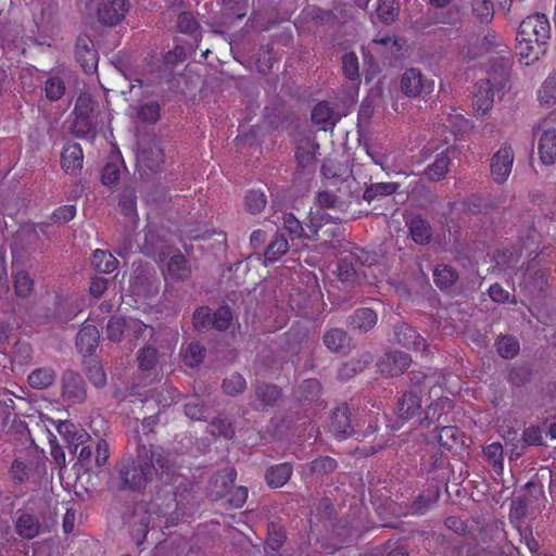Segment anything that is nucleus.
I'll return each instance as SVG.
<instances>
[{"instance_id":"obj_11","label":"nucleus","mask_w":556,"mask_h":556,"mask_svg":"<svg viewBox=\"0 0 556 556\" xmlns=\"http://www.w3.org/2000/svg\"><path fill=\"white\" fill-rule=\"evenodd\" d=\"M282 396V390L274 384L264 381H257L254 384L253 408L256 410H265L273 407Z\"/></svg>"},{"instance_id":"obj_25","label":"nucleus","mask_w":556,"mask_h":556,"mask_svg":"<svg viewBox=\"0 0 556 556\" xmlns=\"http://www.w3.org/2000/svg\"><path fill=\"white\" fill-rule=\"evenodd\" d=\"M141 249L143 253L154 257L157 262H164L172 253L170 248L167 247L152 230L146 232L144 242Z\"/></svg>"},{"instance_id":"obj_21","label":"nucleus","mask_w":556,"mask_h":556,"mask_svg":"<svg viewBox=\"0 0 556 556\" xmlns=\"http://www.w3.org/2000/svg\"><path fill=\"white\" fill-rule=\"evenodd\" d=\"M378 315L371 308H358L354 311L346 319L349 328L355 331L366 333L377 325Z\"/></svg>"},{"instance_id":"obj_64","label":"nucleus","mask_w":556,"mask_h":556,"mask_svg":"<svg viewBox=\"0 0 556 556\" xmlns=\"http://www.w3.org/2000/svg\"><path fill=\"white\" fill-rule=\"evenodd\" d=\"M540 100L546 105H551L556 101V74L545 79L540 90Z\"/></svg>"},{"instance_id":"obj_48","label":"nucleus","mask_w":556,"mask_h":556,"mask_svg":"<svg viewBox=\"0 0 556 556\" xmlns=\"http://www.w3.org/2000/svg\"><path fill=\"white\" fill-rule=\"evenodd\" d=\"M138 366L143 371L153 370L159 363V352L151 345H146L138 351Z\"/></svg>"},{"instance_id":"obj_38","label":"nucleus","mask_w":556,"mask_h":556,"mask_svg":"<svg viewBox=\"0 0 556 556\" xmlns=\"http://www.w3.org/2000/svg\"><path fill=\"white\" fill-rule=\"evenodd\" d=\"M450 157L446 152H441L435 160L427 166L424 174L431 181L443 179L448 170Z\"/></svg>"},{"instance_id":"obj_55","label":"nucleus","mask_w":556,"mask_h":556,"mask_svg":"<svg viewBox=\"0 0 556 556\" xmlns=\"http://www.w3.org/2000/svg\"><path fill=\"white\" fill-rule=\"evenodd\" d=\"M85 372L94 387L101 388L106 383V375L102 365L97 359H90L87 362Z\"/></svg>"},{"instance_id":"obj_41","label":"nucleus","mask_w":556,"mask_h":556,"mask_svg":"<svg viewBox=\"0 0 556 556\" xmlns=\"http://www.w3.org/2000/svg\"><path fill=\"white\" fill-rule=\"evenodd\" d=\"M494 345L498 355L505 359L514 358L520 351L519 341L513 336H500Z\"/></svg>"},{"instance_id":"obj_18","label":"nucleus","mask_w":556,"mask_h":556,"mask_svg":"<svg viewBox=\"0 0 556 556\" xmlns=\"http://www.w3.org/2000/svg\"><path fill=\"white\" fill-rule=\"evenodd\" d=\"M350 414V408L345 403L341 404L332 412L331 429L334 435L340 440L346 439L355 433Z\"/></svg>"},{"instance_id":"obj_23","label":"nucleus","mask_w":556,"mask_h":556,"mask_svg":"<svg viewBox=\"0 0 556 556\" xmlns=\"http://www.w3.org/2000/svg\"><path fill=\"white\" fill-rule=\"evenodd\" d=\"M534 376L533 365L530 363H515L506 369V380L515 388L530 383Z\"/></svg>"},{"instance_id":"obj_28","label":"nucleus","mask_w":556,"mask_h":556,"mask_svg":"<svg viewBox=\"0 0 556 556\" xmlns=\"http://www.w3.org/2000/svg\"><path fill=\"white\" fill-rule=\"evenodd\" d=\"M166 269L170 279L176 281H185L191 276L190 264L179 251L170 255Z\"/></svg>"},{"instance_id":"obj_51","label":"nucleus","mask_w":556,"mask_h":556,"mask_svg":"<svg viewBox=\"0 0 556 556\" xmlns=\"http://www.w3.org/2000/svg\"><path fill=\"white\" fill-rule=\"evenodd\" d=\"M483 455L496 472L503 471L504 451L501 443L494 442L484 446Z\"/></svg>"},{"instance_id":"obj_1","label":"nucleus","mask_w":556,"mask_h":556,"mask_svg":"<svg viewBox=\"0 0 556 556\" xmlns=\"http://www.w3.org/2000/svg\"><path fill=\"white\" fill-rule=\"evenodd\" d=\"M175 471L170 455L161 446L138 443L134 454H127L116 465L117 488L141 492L154 476L168 479Z\"/></svg>"},{"instance_id":"obj_26","label":"nucleus","mask_w":556,"mask_h":556,"mask_svg":"<svg viewBox=\"0 0 556 556\" xmlns=\"http://www.w3.org/2000/svg\"><path fill=\"white\" fill-rule=\"evenodd\" d=\"M538 150L542 163L546 165L556 163V129H547L541 135Z\"/></svg>"},{"instance_id":"obj_5","label":"nucleus","mask_w":556,"mask_h":556,"mask_svg":"<svg viewBox=\"0 0 556 556\" xmlns=\"http://www.w3.org/2000/svg\"><path fill=\"white\" fill-rule=\"evenodd\" d=\"M61 399L66 405L83 404L87 399V384L83 376L72 369L63 371L60 379Z\"/></svg>"},{"instance_id":"obj_9","label":"nucleus","mask_w":556,"mask_h":556,"mask_svg":"<svg viewBox=\"0 0 556 556\" xmlns=\"http://www.w3.org/2000/svg\"><path fill=\"white\" fill-rule=\"evenodd\" d=\"M130 9L129 0H100L97 18L104 26H115L127 15Z\"/></svg>"},{"instance_id":"obj_29","label":"nucleus","mask_w":556,"mask_h":556,"mask_svg":"<svg viewBox=\"0 0 556 556\" xmlns=\"http://www.w3.org/2000/svg\"><path fill=\"white\" fill-rule=\"evenodd\" d=\"M84 154L78 143H73L64 148L61 154L62 168L67 174H76L83 167Z\"/></svg>"},{"instance_id":"obj_8","label":"nucleus","mask_w":556,"mask_h":556,"mask_svg":"<svg viewBox=\"0 0 556 556\" xmlns=\"http://www.w3.org/2000/svg\"><path fill=\"white\" fill-rule=\"evenodd\" d=\"M165 501L163 509L175 515L184 516L191 514L195 507L193 486L190 483H180L174 493V497H161L160 503Z\"/></svg>"},{"instance_id":"obj_54","label":"nucleus","mask_w":556,"mask_h":556,"mask_svg":"<svg viewBox=\"0 0 556 556\" xmlns=\"http://www.w3.org/2000/svg\"><path fill=\"white\" fill-rule=\"evenodd\" d=\"M127 317L113 316L106 326V334L111 341L119 342L127 333Z\"/></svg>"},{"instance_id":"obj_52","label":"nucleus","mask_w":556,"mask_h":556,"mask_svg":"<svg viewBox=\"0 0 556 556\" xmlns=\"http://www.w3.org/2000/svg\"><path fill=\"white\" fill-rule=\"evenodd\" d=\"M136 203V191L132 188L124 189L118 200V206L121 207L122 213L129 218L137 217Z\"/></svg>"},{"instance_id":"obj_12","label":"nucleus","mask_w":556,"mask_h":556,"mask_svg":"<svg viewBox=\"0 0 556 556\" xmlns=\"http://www.w3.org/2000/svg\"><path fill=\"white\" fill-rule=\"evenodd\" d=\"M237 472L233 468H226L214 473L207 485V495L213 501L226 497L229 489L233 485Z\"/></svg>"},{"instance_id":"obj_46","label":"nucleus","mask_w":556,"mask_h":556,"mask_svg":"<svg viewBox=\"0 0 556 556\" xmlns=\"http://www.w3.org/2000/svg\"><path fill=\"white\" fill-rule=\"evenodd\" d=\"M526 283L533 288V291L542 292L547 286L546 273L542 268H536L533 264H530L525 274Z\"/></svg>"},{"instance_id":"obj_40","label":"nucleus","mask_w":556,"mask_h":556,"mask_svg":"<svg viewBox=\"0 0 556 556\" xmlns=\"http://www.w3.org/2000/svg\"><path fill=\"white\" fill-rule=\"evenodd\" d=\"M400 185L397 182H377L369 185L364 193L363 199L371 203L375 199L380 197H388L397 191Z\"/></svg>"},{"instance_id":"obj_36","label":"nucleus","mask_w":556,"mask_h":556,"mask_svg":"<svg viewBox=\"0 0 556 556\" xmlns=\"http://www.w3.org/2000/svg\"><path fill=\"white\" fill-rule=\"evenodd\" d=\"M56 374L51 367H41L34 369L28 375V383L33 389L43 390L52 386L55 381Z\"/></svg>"},{"instance_id":"obj_44","label":"nucleus","mask_w":556,"mask_h":556,"mask_svg":"<svg viewBox=\"0 0 556 556\" xmlns=\"http://www.w3.org/2000/svg\"><path fill=\"white\" fill-rule=\"evenodd\" d=\"M435 429L438 430V442L442 447L452 450L459 443L460 431L456 427L443 424Z\"/></svg>"},{"instance_id":"obj_24","label":"nucleus","mask_w":556,"mask_h":556,"mask_svg":"<svg viewBox=\"0 0 556 556\" xmlns=\"http://www.w3.org/2000/svg\"><path fill=\"white\" fill-rule=\"evenodd\" d=\"M100 331L94 325H85L76 337V345L81 354L91 355L98 346Z\"/></svg>"},{"instance_id":"obj_57","label":"nucleus","mask_w":556,"mask_h":556,"mask_svg":"<svg viewBox=\"0 0 556 556\" xmlns=\"http://www.w3.org/2000/svg\"><path fill=\"white\" fill-rule=\"evenodd\" d=\"M65 92V84L61 77H49L45 83V93L50 101L60 100Z\"/></svg>"},{"instance_id":"obj_33","label":"nucleus","mask_w":556,"mask_h":556,"mask_svg":"<svg viewBox=\"0 0 556 556\" xmlns=\"http://www.w3.org/2000/svg\"><path fill=\"white\" fill-rule=\"evenodd\" d=\"M325 346L334 353L343 352L350 345V337L342 328H331L323 336Z\"/></svg>"},{"instance_id":"obj_63","label":"nucleus","mask_w":556,"mask_h":556,"mask_svg":"<svg viewBox=\"0 0 556 556\" xmlns=\"http://www.w3.org/2000/svg\"><path fill=\"white\" fill-rule=\"evenodd\" d=\"M93 110L94 101L92 100L91 96L89 93L79 94L75 102V116L91 117Z\"/></svg>"},{"instance_id":"obj_20","label":"nucleus","mask_w":556,"mask_h":556,"mask_svg":"<svg viewBox=\"0 0 556 556\" xmlns=\"http://www.w3.org/2000/svg\"><path fill=\"white\" fill-rule=\"evenodd\" d=\"M410 239L417 244H428L432 240V228L429 222L420 215H412L406 218Z\"/></svg>"},{"instance_id":"obj_13","label":"nucleus","mask_w":556,"mask_h":556,"mask_svg":"<svg viewBox=\"0 0 556 556\" xmlns=\"http://www.w3.org/2000/svg\"><path fill=\"white\" fill-rule=\"evenodd\" d=\"M514 163L513 149L509 146L502 147L491 159V174L493 179L503 184L507 180Z\"/></svg>"},{"instance_id":"obj_43","label":"nucleus","mask_w":556,"mask_h":556,"mask_svg":"<svg viewBox=\"0 0 556 556\" xmlns=\"http://www.w3.org/2000/svg\"><path fill=\"white\" fill-rule=\"evenodd\" d=\"M91 262L97 270L103 274L113 273L118 266L116 257L103 250H96L92 254Z\"/></svg>"},{"instance_id":"obj_7","label":"nucleus","mask_w":556,"mask_h":556,"mask_svg":"<svg viewBox=\"0 0 556 556\" xmlns=\"http://www.w3.org/2000/svg\"><path fill=\"white\" fill-rule=\"evenodd\" d=\"M492 51L509 54L507 46L494 29L488 28L482 34L469 38L467 53L470 58L476 59Z\"/></svg>"},{"instance_id":"obj_14","label":"nucleus","mask_w":556,"mask_h":556,"mask_svg":"<svg viewBox=\"0 0 556 556\" xmlns=\"http://www.w3.org/2000/svg\"><path fill=\"white\" fill-rule=\"evenodd\" d=\"M393 333L394 341L406 349H413L420 352H424L427 349L426 340L413 326L406 323L395 325Z\"/></svg>"},{"instance_id":"obj_30","label":"nucleus","mask_w":556,"mask_h":556,"mask_svg":"<svg viewBox=\"0 0 556 556\" xmlns=\"http://www.w3.org/2000/svg\"><path fill=\"white\" fill-rule=\"evenodd\" d=\"M311 119L315 125L321 126L324 130L332 128L339 117L327 101L318 102L312 110Z\"/></svg>"},{"instance_id":"obj_32","label":"nucleus","mask_w":556,"mask_h":556,"mask_svg":"<svg viewBox=\"0 0 556 556\" xmlns=\"http://www.w3.org/2000/svg\"><path fill=\"white\" fill-rule=\"evenodd\" d=\"M41 525L38 518L28 513H22L15 521L16 533L26 540L36 538L40 532Z\"/></svg>"},{"instance_id":"obj_50","label":"nucleus","mask_w":556,"mask_h":556,"mask_svg":"<svg viewBox=\"0 0 556 556\" xmlns=\"http://www.w3.org/2000/svg\"><path fill=\"white\" fill-rule=\"evenodd\" d=\"M300 401H314L321 394V384L317 379H305L296 391Z\"/></svg>"},{"instance_id":"obj_6","label":"nucleus","mask_w":556,"mask_h":556,"mask_svg":"<svg viewBox=\"0 0 556 556\" xmlns=\"http://www.w3.org/2000/svg\"><path fill=\"white\" fill-rule=\"evenodd\" d=\"M513 58L510 55H500L490 59L486 68V78L483 81L492 85L497 91L498 98H502L510 78Z\"/></svg>"},{"instance_id":"obj_45","label":"nucleus","mask_w":556,"mask_h":556,"mask_svg":"<svg viewBox=\"0 0 556 556\" xmlns=\"http://www.w3.org/2000/svg\"><path fill=\"white\" fill-rule=\"evenodd\" d=\"M135 109L142 123L154 124L160 118L161 106L156 101L140 102Z\"/></svg>"},{"instance_id":"obj_35","label":"nucleus","mask_w":556,"mask_h":556,"mask_svg":"<svg viewBox=\"0 0 556 556\" xmlns=\"http://www.w3.org/2000/svg\"><path fill=\"white\" fill-rule=\"evenodd\" d=\"M59 433L64 437L70 444V447L73 446V452L76 453L79 445L84 444L86 439H89V434L84 430H77L75 425L64 420L60 421L58 425Z\"/></svg>"},{"instance_id":"obj_10","label":"nucleus","mask_w":556,"mask_h":556,"mask_svg":"<svg viewBox=\"0 0 556 556\" xmlns=\"http://www.w3.org/2000/svg\"><path fill=\"white\" fill-rule=\"evenodd\" d=\"M75 55L77 62L87 74H92L98 68V51L93 41L87 35H79L75 43Z\"/></svg>"},{"instance_id":"obj_15","label":"nucleus","mask_w":556,"mask_h":556,"mask_svg":"<svg viewBox=\"0 0 556 556\" xmlns=\"http://www.w3.org/2000/svg\"><path fill=\"white\" fill-rule=\"evenodd\" d=\"M452 409V401L447 397H440L427 407L426 416L419 422L422 426L435 424V428H439V426L450 422Z\"/></svg>"},{"instance_id":"obj_2","label":"nucleus","mask_w":556,"mask_h":556,"mask_svg":"<svg viewBox=\"0 0 556 556\" xmlns=\"http://www.w3.org/2000/svg\"><path fill=\"white\" fill-rule=\"evenodd\" d=\"M551 26L544 14L529 15L519 25L517 33V49L527 64L533 63L546 53Z\"/></svg>"},{"instance_id":"obj_27","label":"nucleus","mask_w":556,"mask_h":556,"mask_svg":"<svg viewBox=\"0 0 556 556\" xmlns=\"http://www.w3.org/2000/svg\"><path fill=\"white\" fill-rule=\"evenodd\" d=\"M139 395L144 396V400H154L157 405L162 407H168L177 401L179 397V391L172 387L163 384L160 388L149 389L144 392H138Z\"/></svg>"},{"instance_id":"obj_42","label":"nucleus","mask_w":556,"mask_h":556,"mask_svg":"<svg viewBox=\"0 0 556 556\" xmlns=\"http://www.w3.org/2000/svg\"><path fill=\"white\" fill-rule=\"evenodd\" d=\"M457 271L450 265L440 264L434 268V283L442 290L452 287L457 281Z\"/></svg>"},{"instance_id":"obj_61","label":"nucleus","mask_w":556,"mask_h":556,"mask_svg":"<svg viewBox=\"0 0 556 556\" xmlns=\"http://www.w3.org/2000/svg\"><path fill=\"white\" fill-rule=\"evenodd\" d=\"M266 203V197L261 191L251 190L245 195V207L251 214L260 213Z\"/></svg>"},{"instance_id":"obj_34","label":"nucleus","mask_w":556,"mask_h":556,"mask_svg":"<svg viewBox=\"0 0 556 556\" xmlns=\"http://www.w3.org/2000/svg\"><path fill=\"white\" fill-rule=\"evenodd\" d=\"M421 407L420 396L413 392H405L399 400L396 412L401 419L408 420L413 418Z\"/></svg>"},{"instance_id":"obj_22","label":"nucleus","mask_w":556,"mask_h":556,"mask_svg":"<svg viewBox=\"0 0 556 556\" xmlns=\"http://www.w3.org/2000/svg\"><path fill=\"white\" fill-rule=\"evenodd\" d=\"M495 94H497V91L489 83L481 80L477 84L473 96V109L478 114L485 115L492 109Z\"/></svg>"},{"instance_id":"obj_60","label":"nucleus","mask_w":556,"mask_h":556,"mask_svg":"<svg viewBox=\"0 0 556 556\" xmlns=\"http://www.w3.org/2000/svg\"><path fill=\"white\" fill-rule=\"evenodd\" d=\"M232 320V313L229 306L224 305L217 308L213 314V324L212 328L224 331L228 329L230 323Z\"/></svg>"},{"instance_id":"obj_53","label":"nucleus","mask_w":556,"mask_h":556,"mask_svg":"<svg viewBox=\"0 0 556 556\" xmlns=\"http://www.w3.org/2000/svg\"><path fill=\"white\" fill-rule=\"evenodd\" d=\"M472 14L482 24H489L494 17V4L491 0H476L472 3Z\"/></svg>"},{"instance_id":"obj_37","label":"nucleus","mask_w":556,"mask_h":556,"mask_svg":"<svg viewBox=\"0 0 556 556\" xmlns=\"http://www.w3.org/2000/svg\"><path fill=\"white\" fill-rule=\"evenodd\" d=\"M288 250L289 243L286 237L282 233L276 235L264 251L265 265H268L269 263H275L283 254H286Z\"/></svg>"},{"instance_id":"obj_56","label":"nucleus","mask_w":556,"mask_h":556,"mask_svg":"<svg viewBox=\"0 0 556 556\" xmlns=\"http://www.w3.org/2000/svg\"><path fill=\"white\" fill-rule=\"evenodd\" d=\"M205 348L199 342H191L186 349L184 362L188 367H195L201 364L205 356Z\"/></svg>"},{"instance_id":"obj_49","label":"nucleus","mask_w":556,"mask_h":556,"mask_svg":"<svg viewBox=\"0 0 556 556\" xmlns=\"http://www.w3.org/2000/svg\"><path fill=\"white\" fill-rule=\"evenodd\" d=\"M208 427L210 433L214 437H222L227 440L235 437V428L228 418L215 417L211 420Z\"/></svg>"},{"instance_id":"obj_17","label":"nucleus","mask_w":556,"mask_h":556,"mask_svg":"<svg viewBox=\"0 0 556 556\" xmlns=\"http://www.w3.org/2000/svg\"><path fill=\"white\" fill-rule=\"evenodd\" d=\"M318 149L319 144L314 140H306L298 147L295 153L298 174L313 175Z\"/></svg>"},{"instance_id":"obj_3","label":"nucleus","mask_w":556,"mask_h":556,"mask_svg":"<svg viewBox=\"0 0 556 556\" xmlns=\"http://www.w3.org/2000/svg\"><path fill=\"white\" fill-rule=\"evenodd\" d=\"M161 496L151 501L148 505H137L129 519L130 533L137 544H141L150 528L172 527L178 522V516L163 509L165 501L160 503Z\"/></svg>"},{"instance_id":"obj_47","label":"nucleus","mask_w":556,"mask_h":556,"mask_svg":"<svg viewBox=\"0 0 556 556\" xmlns=\"http://www.w3.org/2000/svg\"><path fill=\"white\" fill-rule=\"evenodd\" d=\"M222 389L229 396L240 395L247 389V380L239 372H233L223 380Z\"/></svg>"},{"instance_id":"obj_4","label":"nucleus","mask_w":556,"mask_h":556,"mask_svg":"<svg viewBox=\"0 0 556 556\" xmlns=\"http://www.w3.org/2000/svg\"><path fill=\"white\" fill-rule=\"evenodd\" d=\"M164 151L156 137L142 135L138 139L136 170L141 179L149 180L160 174L164 165Z\"/></svg>"},{"instance_id":"obj_62","label":"nucleus","mask_w":556,"mask_h":556,"mask_svg":"<svg viewBox=\"0 0 556 556\" xmlns=\"http://www.w3.org/2000/svg\"><path fill=\"white\" fill-rule=\"evenodd\" d=\"M337 460L330 456H320L311 463V471L318 475H329L337 469Z\"/></svg>"},{"instance_id":"obj_39","label":"nucleus","mask_w":556,"mask_h":556,"mask_svg":"<svg viewBox=\"0 0 556 556\" xmlns=\"http://www.w3.org/2000/svg\"><path fill=\"white\" fill-rule=\"evenodd\" d=\"M377 16L386 25L394 23L400 14V3L397 0H378Z\"/></svg>"},{"instance_id":"obj_16","label":"nucleus","mask_w":556,"mask_h":556,"mask_svg":"<svg viewBox=\"0 0 556 556\" xmlns=\"http://www.w3.org/2000/svg\"><path fill=\"white\" fill-rule=\"evenodd\" d=\"M410 356L401 351L386 353L378 366L380 372L389 377L401 375L410 364Z\"/></svg>"},{"instance_id":"obj_59","label":"nucleus","mask_w":556,"mask_h":556,"mask_svg":"<svg viewBox=\"0 0 556 556\" xmlns=\"http://www.w3.org/2000/svg\"><path fill=\"white\" fill-rule=\"evenodd\" d=\"M185 414L190 419L202 420L207 417L208 408L198 397H193L185 404Z\"/></svg>"},{"instance_id":"obj_31","label":"nucleus","mask_w":556,"mask_h":556,"mask_svg":"<svg viewBox=\"0 0 556 556\" xmlns=\"http://www.w3.org/2000/svg\"><path fill=\"white\" fill-rule=\"evenodd\" d=\"M293 466L290 463H281L269 467L265 473V480L270 488H280L291 478Z\"/></svg>"},{"instance_id":"obj_19","label":"nucleus","mask_w":556,"mask_h":556,"mask_svg":"<svg viewBox=\"0 0 556 556\" xmlns=\"http://www.w3.org/2000/svg\"><path fill=\"white\" fill-rule=\"evenodd\" d=\"M401 89L407 97H418L430 90L429 84L417 68L405 71L401 79Z\"/></svg>"},{"instance_id":"obj_58","label":"nucleus","mask_w":556,"mask_h":556,"mask_svg":"<svg viewBox=\"0 0 556 556\" xmlns=\"http://www.w3.org/2000/svg\"><path fill=\"white\" fill-rule=\"evenodd\" d=\"M192 323L198 331H207L212 328L213 314L207 306H201L193 313Z\"/></svg>"}]
</instances>
